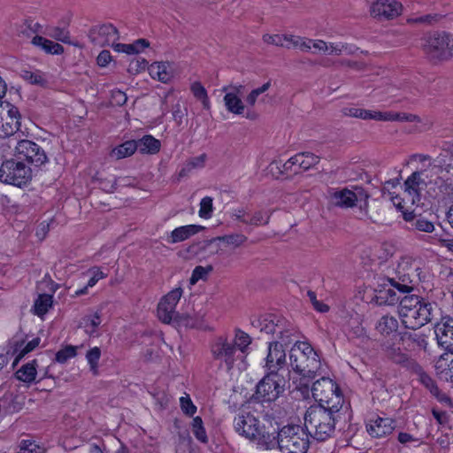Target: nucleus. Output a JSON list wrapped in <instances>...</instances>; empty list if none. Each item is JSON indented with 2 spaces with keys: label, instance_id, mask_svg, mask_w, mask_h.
<instances>
[{
  "label": "nucleus",
  "instance_id": "nucleus-1",
  "mask_svg": "<svg viewBox=\"0 0 453 453\" xmlns=\"http://www.w3.org/2000/svg\"><path fill=\"white\" fill-rule=\"evenodd\" d=\"M338 403L339 402L332 406L315 403L307 408L303 416V428L310 437L324 441L334 436L336 424L347 411L345 408L338 406Z\"/></svg>",
  "mask_w": 453,
  "mask_h": 453
},
{
  "label": "nucleus",
  "instance_id": "nucleus-2",
  "mask_svg": "<svg viewBox=\"0 0 453 453\" xmlns=\"http://www.w3.org/2000/svg\"><path fill=\"white\" fill-rule=\"evenodd\" d=\"M292 369L299 374L295 382L303 396L309 395L310 383L320 375L321 362L319 354L306 342H296L289 352Z\"/></svg>",
  "mask_w": 453,
  "mask_h": 453
},
{
  "label": "nucleus",
  "instance_id": "nucleus-3",
  "mask_svg": "<svg viewBox=\"0 0 453 453\" xmlns=\"http://www.w3.org/2000/svg\"><path fill=\"white\" fill-rule=\"evenodd\" d=\"M251 343L250 335L237 330L234 338L219 335L210 344V352L213 361L219 368L230 371L236 361L242 360L247 348Z\"/></svg>",
  "mask_w": 453,
  "mask_h": 453
},
{
  "label": "nucleus",
  "instance_id": "nucleus-4",
  "mask_svg": "<svg viewBox=\"0 0 453 453\" xmlns=\"http://www.w3.org/2000/svg\"><path fill=\"white\" fill-rule=\"evenodd\" d=\"M438 305L418 295H407L402 297L398 306V314L404 327L417 330L434 319Z\"/></svg>",
  "mask_w": 453,
  "mask_h": 453
},
{
  "label": "nucleus",
  "instance_id": "nucleus-5",
  "mask_svg": "<svg viewBox=\"0 0 453 453\" xmlns=\"http://www.w3.org/2000/svg\"><path fill=\"white\" fill-rule=\"evenodd\" d=\"M395 278L388 280L400 294L411 293L420 282H426L430 274L427 270L408 261L401 262L395 272Z\"/></svg>",
  "mask_w": 453,
  "mask_h": 453
},
{
  "label": "nucleus",
  "instance_id": "nucleus-6",
  "mask_svg": "<svg viewBox=\"0 0 453 453\" xmlns=\"http://www.w3.org/2000/svg\"><path fill=\"white\" fill-rule=\"evenodd\" d=\"M331 204L342 209L357 207L360 217H367L369 194L361 187L355 186L353 189L332 188L329 190Z\"/></svg>",
  "mask_w": 453,
  "mask_h": 453
},
{
  "label": "nucleus",
  "instance_id": "nucleus-7",
  "mask_svg": "<svg viewBox=\"0 0 453 453\" xmlns=\"http://www.w3.org/2000/svg\"><path fill=\"white\" fill-rule=\"evenodd\" d=\"M277 449L280 453H306L310 436L303 426L287 425L280 427Z\"/></svg>",
  "mask_w": 453,
  "mask_h": 453
},
{
  "label": "nucleus",
  "instance_id": "nucleus-8",
  "mask_svg": "<svg viewBox=\"0 0 453 453\" xmlns=\"http://www.w3.org/2000/svg\"><path fill=\"white\" fill-rule=\"evenodd\" d=\"M31 167L17 158L4 160L0 165V182L22 188L32 180Z\"/></svg>",
  "mask_w": 453,
  "mask_h": 453
},
{
  "label": "nucleus",
  "instance_id": "nucleus-9",
  "mask_svg": "<svg viewBox=\"0 0 453 453\" xmlns=\"http://www.w3.org/2000/svg\"><path fill=\"white\" fill-rule=\"evenodd\" d=\"M425 54L434 61L448 60L453 57V34L434 32L425 38Z\"/></svg>",
  "mask_w": 453,
  "mask_h": 453
},
{
  "label": "nucleus",
  "instance_id": "nucleus-10",
  "mask_svg": "<svg viewBox=\"0 0 453 453\" xmlns=\"http://www.w3.org/2000/svg\"><path fill=\"white\" fill-rule=\"evenodd\" d=\"M313 398L318 403H322L324 406L335 405L341 408H345L348 411L349 407L345 405L344 398L340 391L338 385L328 377H321L312 383L311 388Z\"/></svg>",
  "mask_w": 453,
  "mask_h": 453
},
{
  "label": "nucleus",
  "instance_id": "nucleus-11",
  "mask_svg": "<svg viewBox=\"0 0 453 453\" xmlns=\"http://www.w3.org/2000/svg\"><path fill=\"white\" fill-rule=\"evenodd\" d=\"M287 380L281 372H270L257 385L256 397L262 402L275 401L285 390Z\"/></svg>",
  "mask_w": 453,
  "mask_h": 453
},
{
  "label": "nucleus",
  "instance_id": "nucleus-12",
  "mask_svg": "<svg viewBox=\"0 0 453 453\" xmlns=\"http://www.w3.org/2000/svg\"><path fill=\"white\" fill-rule=\"evenodd\" d=\"M14 156L35 167L42 166L48 162L44 150L39 144L27 139L17 142L14 148Z\"/></svg>",
  "mask_w": 453,
  "mask_h": 453
},
{
  "label": "nucleus",
  "instance_id": "nucleus-13",
  "mask_svg": "<svg viewBox=\"0 0 453 453\" xmlns=\"http://www.w3.org/2000/svg\"><path fill=\"white\" fill-rule=\"evenodd\" d=\"M403 7L398 0H373L370 4V14L378 21L392 20L399 17Z\"/></svg>",
  "mask_w": 453,
  "mask_h": 453
},
{
  "label": "nucleus",
  "instance_id": "nucleus-14",
  "mask_svg": "<svg viewBox=\"0 0 453 453\" xmlns=\"http://www.w3.org/2000/svg\"><path fill=\"white\" fill-rule=\"evenodd\" d=\"M20 113L19 109L7 104L0 105V137L6 138L15 134L20 127Z\"/></svg>",
  "mask_w": 453,
  "mask_h": 453
},
{
  "label": "nucleus",
  "instance_id": "nucleus-15",
  "mask_svg": "<svg viewBox=\"0 0 453 453\" xmlns=\"http://www.w3.org/2000/svg\"><path fill=\"white\" fill-rule=\"evenodd\" d=\"M259 425L260 420L250 411H242L234 418V431L250 441L256 439Z\"/></svg>",
  "mask_w": 453,
  "mask_h": 453
},
{
  "label": "nucleus",
  "instance_id": "nucleus-16",
  "mask_svg": "<svg viewBox=\"0 0 453 453\" xmlns=\"http://www.w3.org/2000/svg\"><path fill=\"white\" fill-rule=\"evenodd\" d=\"M182 293L181 288H176L161 299L157 305V316L162 322L169 324L179 317L175 308Z\"/></svg>",
  "mask_w": 453,
  "mask_h": 453
},
{
  "label": "nucleus",
  "instance_id": "nucleus-17",
  "mask_svg": "<svg viewBox=\"0 0 453 453\" xmlns=\"http://www.w3.org/2000/svg\"><path fill=\"white\" fill-rule=\"evenodd\" d=\"M90 42L98 47L116 44L119 38V31L112 24H102L93 27L88 33Z\"/></svg>",
  "mask_w": 453,
  "mask_h": 453
},
{
  "label": "nucleus",
  "instance_id": "nucleus-18",
  "mask_svg": "<svg viewBox=\"0 0 453 453\" xmlns=\"http://www.w3.org/2000/svg\"><path fill=\"white\" fill-rule=\"evenodd\" d=\"M382 350L388 360L402 366L408 372L413 370V368L418 364L415 358L404 352L399 345L389 341H387L382 344Z\"/></svg>",
  "mask_w": 453,
  "mask_h": 453
},
{
  "label": "nucleus",
  "instance_id": "nucleus-19",
  "mask_svg": "<svg viewBox=\"0 0 453 453\" xmlns=\"http://www.w3.org/2000/svg\"><path fill=\"white\" fill-rule=\"evenodd\" d=\"M280 430V427L277 423L273 425L270 422L268 426L260 423L258 431L256 433V439H253L251 442L265 450L275 449L279 442Z\"/></svg>",
  "mask_w": 453,
  "mask_h": 453
},
{
  "label": "nucleus",
  "instance_id": "nucleus-20",
  "mask_svg": "<svg viewBox=\"0 0 453 453\" xmlns=\"http://www.w3.org/2000/svg\"><path fill=\"white\" fill-rule=\"evenodd\" d=\"M434 334L439 346L453 352V318L445 316L435 324Z\"/></svg>",
  "mask_w": 453,
  "mask_h": 453
},
{
  "label": "nucleus",
  "instance_id": "nucleus-21",
  "mask_svg": "<svg viewBox=\"0 0 453 453\" xmlns=\"http://www.w3.org/2000/svg\"><path fill=\"white\" fill-rule=\"evenodd\" d=\"M427 175L425 171L412 173L404 181V193L410 197V201L415 203L419 201L420 191L426 187Z\"/></svg>",
  "mask_w": 453,
  "mask_h": 453
},
{
  "label": "nucleus",
  "instance_id": "nucleus-22",
  "mask_svg": "<svg viewBox=\"0 0 453 453\" xmlns=\"http://www.w3.org/2000/svg\"><path fill=\"white\" fill-rule=\"evenodd\" d=\"M285 365V349L280 346L276 347L273 342H270L265 363L267 371L270 372H281L284 374L287 372Z\"/></svg>",
  "mask_w": 453,
  "mask_h": 453
},
{
  "label": "nucleus",
  "instance_id": "nucleus-23",
  "mask_svg": "<svg viewBox=\"0 0 453 453\" xmlns=\"http://www.w3.org/2000/svg\"><path fill=\"white\" fill-rule=\"evenodd\" d=\"M395 428V421L390 418L376 417L371 418L366 424L367 433L375 438L385 437L393 433Z\"/></svg>",
  "mask_w": 453,
  "mask_h": 453
},
{
  "label": "nucleus",
  "instance_id": "nucleus-24",
  "mask_svg": "<svg viewBox=\"0 0 453 453\" xmlns=\"http://www.w3.org/2000/svg\"><path fill=\"white\" fill-rule=\"evenodd\" d=\"M287 319L285 318L270 314L253 322V325L267 334H277L284 329Z\"/></svg>",
  "mask_w": 453,
  "mask_h": 453
},
{
  "label": "nucleus",
  "instance_id": "nucleus-25",
  "mask_svg": "<svg viewBox=\"0 0 453 453\" xmlns=\"http://www.w3.org/2000/svg\"><path fill=\"white\" fill-rule=\"evenodd\" d=\"M403 219L409 224L408 228L413 231L433 233L435 229L433 221L428 220L421 214L412 211H403Z\"/></svg>",
  "mask_w": 453,
  "mask_h": 453
},
{
  "label": "nucleus",
  "instance_id": "nucleus-26",
  "mask_svg": "<svg viewBox=\"0 0 453 453\" xmlns=\"http://www.w3.org/2000/svg\"><path fill=\"white\" fill-rule=\"evenodd\" d=\"M284 329L280 333L275 334L274 340L272 342L276 347L286 348L291 343L301 342L299 341V331L297 328L287 319Z\"/></svg>",
  "mask_w": 453,
  "mask_h": 453
},
{
  "label": "nucleus",
  "instance_id": "nucleus-27",
  "mask_svg": "<svg viewBox=\"0 0 453 453\" xmlns=\"http://www.w3.org/2000/svg\"><path fill=\"white\" fill-rule=\"evenodd\" d=\"M434 369L440 380L453 383V352L441 355L435 362Z\"/></svg>",
  "mask_w": 453,
  "mask_h": 453
},
{
  "label": "nucleus",
  "instance_id": "nucleus-28",
  "mask_svg": "<svg viewBox=\"0 0 453 453\" xmlns=\"http://www.w3.org/2000/svg\"><path fill=\"white\" fill-rule=\"evenodd\" d=\"M148 70L152 79L163 83L169 82L173 77V68L169 62H154Z\"/></svg>",
  "mask_w": 453,
  "mask_h": 453
},
{
  "label": "nucleus",
  "instance_id": "nucleus-29",
  "mask_svg": "<svg viewBox=\"0 0 453 453\" xmlns=\"http://www.w3.org/2000/svg\"><path fill=\"white\" fill-rule=\"evenodd\" d=\"M203 227L199 225H187L176 227L167 237L168 243H177L188 240L191 236L199 233Z\"/></svg>",
  "mask_w": 453,
  "mask_h": 453
},
{
  "label": "nucleus",
  "instance_id": "nucleus-30",
  "mask_svg": "<svg viewBox=\"0 0 453 453\" xmlns=\"http://www.w3.org/2000/svg\"><path fill=\"white\" fill-rule=\"evenodd\" d=\"M270 171L273 175L279 177L281 174L287 173H299L300 169H298L297 162L295 160V156L290 157L285 163L281 164L280 161H273L270 165Z\"/></svg>",
  "mask_w": 453,
  "mask_h": 453
},
{
  "label": "nucleus",
  "instance_id": "nucleus-31",
  "mask_svg": "<svg viewBox=\"0 0 453 453\" xmlns=\"http://www.w3.org/2000/svg\"><path fill=\"white\" fill-rule=\"evenodd\" d=\"M137 150L136 142L134 140L127 141L122 144L113 148L110 153L112 159L119 160L132 156Z\"/></svg>",
  "mask_w": 453,
  "mask_h": 453
},
{
  "label": "nucleus",
  "instance_id": "nucleus-32",
  "mask_svg": "<svg viewBox=\"0 0 453 453\" xmlns=\"http://www.w3.org/2000/svg\"><path fill=\"white\" fill-rule=\"evenodd\" d=\"M398 320L391 315L382 316L376 324V329L383 335H389L398 329Z\"/></svg>",
  "mask_w": 453,
  "mask_h": 453
},
{
  "label": "nucleus",
  "instance_id": "nucleus-33",
  "mask_svg": "<svg viewBox=\"0 0 453 453\" xmlns=\"http://www.w3.org/2000/svg\"><path fill=\"white\" fill-rule=\"evenodd\" d=\"M343 113L346 116L358 118L361 119H374L379 121L381 119V111L365 110L362 108H344Z\"/></svg>",
  "mask_w": 453,
  "mask_h": 453
},
{
  "label": "nucleus",
  "instance_id": "nucleus-34",
  "mask_svg": "<svg viewBox=\"0 0 453 453\" xmlns=\"http://www.w3.org/2000/svg\"><path fill=\"white\" fill-rule=\"evenodd\" d=\"M32 42L35 46L41 47L46 53L58 55L64 52V47L61 44L40 35H35Z\"/></svg>",
  "mask_w": 453,
  "mask_h": 453
},
{
  "label": "nucleus",
  "instance_id": "nucleus-35",
  "mask_svg": "<svg viewBox=\"0 0 453 453\" xmlns=\"http://www.w3.org/2000/svg\"><path fill=\"white\" fill-rule=\"evenodd\" d=\"M401 339L403 341H406L407 342H409L408 346H411V344H412L413 347L420 350H424L425 352L427 351V335L423 333H404L402 335Z\"/></svg>",
  "mask_w": 453,
  "mask_h": 453
},
{
  "label": "nucleus",
  "instance_id": "nucleus-36",
  "mask_svg": "<svg viewBox=\"0 0 453 453\" xmlns=\"http://www.w3.org/2000/svg\"><path fill=\"white\" fill-rule=\"evenodd\" d=\"M53 296L49 294H40L35 300L33 305L34 313L39 317L45 315L52 306Z\"/></svg>",
  "mask_w": 453,
  "mask_h": 453
},
{
  "label": "nucleus",
  "instance_id": "nucleus-37",
  "mask_svg": "<svg viewBox=\"0 0 453 453\" xmlns=\"http://www.w3.org/2000/svg\"><path fill=\"white\" fill-rule=\"evenodd\" d=\"M136 144L142 153L155 154L160 150V142L151 135H144Z\"/></svg>",
  "mask_w": 453,
  "mask_h": 453
},
{
  "label": "nucleus",
  "instance_id": "nucleus-38",
  "mask_svg": "<svg viewBox=\"0 0 453 453\" xmlns=\"http://www.w3.org/2000/svg\"><path fill=\"white\" fill-rule=\"evenodd\" d=\"M224 103L228 111L234 114H242L244 104L241 98L234 92H228L224 96Z\"/></svg>",
  "mask_w": 453,
  "mask_h": 453
},
{
  "label": "nucleus",
  "instance_id": "nucleus-39",
  "mask_svg": "<svg viewBox=\"0 0 453 453\" xmlns=\"http://www.w3.org/2000/svg\"><path fill=\"white\" fill-rule=\"evenodd\" d=\"M36 373V361L33 360L31 363L22 365L16 372L15 375L19 380L26 383H31L35 381Z\"/></svg>",
  "mask_w": 453,
  "mask_h": 453
},
{
  "label": "nucleus",
  "instance_id": "nucleus-40",
  "mask_svg": "<svg viewBox=\"0 0 453 453\" xmlns=\"http://www.w3.org/2000/svg\"><path fill=\"white\" fill-rule=\"evenodd\" d=\"M295 160L297 162L298 169L300 172L306 171L316 165L319 158L318 156L311 152H303L295 155Z\"/></svg>",
  "mask_w": 453,
  "mask_h": 453
},
{
  "label": "nucleus",
  "instance_id": "nucleus-41",
  "mask_svg": "<svg viewBox=\"0 0 453 453\" xmlns=\"http://www.w3.org/2000/svg\"><path fill=\"white\" fill-rule=\"evenodd\" d=\"M102 323L101 316L98 312L94 314L86 315L81 319V325L85 329V332L90 336L96 334L97 328Z\"/></svg>",
  "mask_w": 453,
  "mask_h": 453
},
{
  "label": "nucleus",
  "instance_id": "nucleus-42",
  "mask_svg": "<svg viewBox=\"0 0 453 453\" xmlns=\"http://www.w3.org/2000/svg\"><path fill=\"white\" fill-rule=\"evenodd\" d=\"M410 372L417 375L418 380L430 391V393L437 392L438 387L435 381L425 372L419 363Z\"/></svg>",
  "mask_w": 453,
  "mask_h": 453
},
{
  "label": "nucleus",
  "instance_id": "nucleus-43",
  "mask_svg": "<svg viewBox=\"0 0 453 453\" xmlns=\"http://www.w3.org/2000/svg\"><path fill=\"white\" fill-rule=\"evenodd\" d=\"M20 76L24 81L32 85L46 87L48 84V81L45 78V75L38 70L35 72L29 70H21Z\"/></svg>",
  "mask_w": 453,
  "mask_h": 453
},
{
  "label": "nucleus",
  "instance_id": "nucleus-44",
  "mask_svg": "<svg viewBox=\"0 0 453 453\" xmlns=\"http://www.w3.org/2000/svg\"><path fill=\"white\" fill-rule=\"evenodd\" d=\"M419 119L417 115L411 113H399L393 111H381L380 121H402V122H414L418 121Z\"/></svg>",
  "mask_w": 453,
  "mask_h": 453
},
{
  "label": "nucleus",
  "instance_id": "nucleus-45",
  "mask_svg": "<svg viewBox=\"0 0 453 453\" xmlns=\"http://www.w3.org/2000/svg\"><path fill=\"white\" fill-rule=\"evenodd\" d=\"M377 298L380 300V303H385L388 305H394L396 303H400V300L402 299L400 295L392 288H384L380 290Z\"/></svg>",
  "mask_w": 453,
  "mask_h": 453
},
{
  "label": "nucleus",
  "instance_id": "nucleus-46",
  "mask_svg": "<svg viewBox=\"0 0 453 453\" xmlns=\"http://www.w3.org/2000/svg\"><path fill=\"white\" fill-rule=\"evenodd\" d=\"M330 49L332 56L352 55L357 50L354 45L345 42H330Z\"/></svg>",
  "mask_w": 453,
  "mask_h": 453
},
{
  "label": "nucleus",
  "instance_id": "nucleus-47",
  "mask_svg": "<svg viewBox=\"0 0 453 453\" xmlns=\"http://www.w3.org/2000/svg\"><path fill=\"white\" fill-rule=\"evenodd\" d=\"M218 239L219 241L226 243L228 246L238 248L242 246L247 241L248 238L242 234L235 233L220 236Z\"/></svg>",
  "mask_w": 453,
  "mask_h": 453
},
{
  "label": "nucleus",
  "instance_id": "nucleus-48",
  "mask_svg": "<svg viewBox=\"0 0 453 453\" xmlns=\"http://www.w3.org/2000/svg\"><path fill=\"white\" fill-rule=\"evenodd\" d=\"M271 217V213L266 211H255L250 217L248 218L249 226H258L260 225H267L269 223V219Z\"/></svg>",
  "mask_w": 453,
  "mask_h": 453
},
{
  "label": "nucleus",
  "instance_id": "nucleus-49",
  "mask_svg": "<svg viewBox=\"0 0 453 453\" xmlns=\"http://www.w3.org/2000/svg\"><path fill=\"white\" fill-rule=\"evenodd\" d=\"M192 432L196 438L201 442H207L208 438L206 434V431L203 425V420L200 417H196L192 421Z\"/></svg>",
  "mask_w": 453,
  "mask_h": 453
},
{
  "label": "nucleus",
  "instance_id": "nucleus-50",
  "mask_svg": "<svg viewBox=\"0 0 453 453\" xmlns=\"http://www.w3.org/2000/svg\"><path fill=\"white\" fill-rule=\"evenodd\" d=\"M101 357V349L98 347H94L90 349L87 354L86 358L90 366V370L94 374L97 373L98 371V362Z\"/></svg>",
  "mask_w": 453,
  "mask_h": 453
},
{
  "label": "nucleus",
  "instance_id": "nucleus-51",
  "mask_svg": "<svg viewBox=\"0 0 453 453\" xmlns=\"http://www.w3.org/2000/svg\"><path fill=\"white\" fill-rule=\"evenodd\" d=\"M77 347L68 345L56 353V361L61 364L65 363L68 359L74 357L77 354Z\"/></svg>",
  "mask_w": 453,
  "mask_h": 453
},
{
  "label": "nucleus",
  "instance_id": "nucleus-52",
  "mask_svg": "<svg viewBox=\"0 0 453 453\" xmlns=\"http://www.w3.org/2000/svg\"><path fill=\"white\" fill-rule=\"evenodd\" d=\"M287 39V35H264L263 41L267 44L275 45L278 47H284L287 49H290L289 44H286L285 41Z\"/></svg>",
  "mask_w": 453,
  "mask_h": 453
},
{
  "label": "nucleus",
  "instance_id": "nucleus-53",
  "mask_svg": "<svg viewBox=\"0 0 453 453\" xmlns=\"http://www.w3.org/2000/svg\"><path fill=\"white\" fill-rule=\"evenodd\" d=\"M48 35L58 41L70 43L69 32L65 28L58 27H50Z\"/></svg>",
  "mask_w": 453,
  "mask_h": 453
},
{
  "label": "nucleus",
  "instance_id": "nucleus-54",
  "mask_svg": "<svg viewBox=\"0 0 453 453\" xmlns=\"http://www.w3.org/2000/svg\"><path fill=\"white\" fill-rule=\"evenodd\" d=\"M212 209V198L210 196L203 197L200 202L199 216L203 219L211 218Z\"/></svg>",
  "mask_w": 453,
  "mask_h": 453
},
{
  "label": "nucleus",
  "instance_id": "nucleus-55",
  "mask_svg": "<svg viewBox=\"0 0 453 453\" xmlns=\"http://www.w3.org/2000/svg\"><path fill=\"white\" fill-rule=\"evenodd\" d=\"M311 50L314 54H324L331 55L330 42H326L323 40H312Z\"/></svg>",
  "mask_w": 453,
  "mask_h": 453
},
{
  "label": "nucleus",
  "instance_id": "nucleus-56",
  "mask_svg": "<svg viewBox=\"0 0 453 453\" xmlns=\"http://www.w3.org/2000/svg\"><path fill=\"white\" fill-rule=\"evenodd\" d=\"M180 408L182 411L188 416H193L196 411V407L192 403L188 395L182 396L180 399Z\"/></svg>",
  "mask_w": 453,
  "mask_h": 453
},
{
  "label": "nucleus",
  "instance_id": "nucleus-57",
  "mask_svg": "<svg viewBox=\"0 0 453 453\" xmlns=\"http://www.w3.org/2000/svg\"><path fill=\"white\" fill-rule=\"evenodd\" d=\"M211 270L212 268L211 266L208 268H204L201 265L196 266L190 278V283L196 284L199 280L204 279L208 273Z\"/></svg>",
  "mask_w": 453,
  "mask_h": 453
},
{
  "label": "nucleus",
  "instance_id": "nucleus-58",
  "mask_svg": "<svg viewBox=\"0 0 453 453\" xmlns=\"http://www.w3.org/2000/svg\"><path fill=\"white\" fill-rule=\"evenodd\" d=\"M307 296L316 311L319 312H326L329 310V307L326 304L317 299V295L315 292L309 290L307 292Z\"/></svg>",
  "mask_w": 453,
  "mask_h": 453
},
{
  "label": "nucleus",
  "instance_id": "nucleus-59",
  "mask_svg": "<svg viewBox=\"0 0 453 453\" xmlns=\"http://www.w3.org/2000/svg\"><path fill=\"white\" fill-rule=\"evenodd\" d=\"M140 43H143V42H140ZM139 42H134L131 44H124V43H117L113 44V50L118 52H125L127 54H137V45Z\"/></svg>",
  "mask_w": 453,
  "mask_h": 453
},
{
  "label": "nucleus",
  "instance_id": "nucleus-60",
  "mask_svg": "<svg viewBox=\"0 0 453 453\" xmlns=\"http://www.w3.org/2000/svg\"><path fill=\"white\" fill-rule=\"evenodd\" d=\"M40 338H34L30 342H28L24 348L20 350L18 357H16L15 362L17 363L19 359H21L25 355L34 350L40 344Z\"/></svg>",
  "mask_w": 453,
  "mask_h": 453
},
{
  "label": "nucleus",
  "instance_id": "nucleus-61",
  "mask_svg": "<svg viewBox=\"0 0 453 453\" xmlns=\"http://www.w3.org/2000/svg\"><path fill=\"white\" fill-rule=\"evenodd\" d=\"M20 451L22 453H39L40 447L34 441L29 440H23L19 445Z\"/></svg>",
  "mask_w": 453,
  "mask_h": 453
},
{
  "label": "nucleus",
  "instance_id": "nucleus-62",
  "mask_svg": "<svg viewBox=\"0 0 453 453\" xmlns=\"http://www.w3.org/2000/svg\"><path fill=\"white\" fill-rule=\"evenodd\" d=\"M207 159L206 154H201L200 156L191 157L186 162L191 167L192 170L196 168H203Z\"/></svg>",
  "mask_w": 453,
  "mask_h": 453
},
{
  "label": "nucleus",
  "instance_id": "nucleus-63",
  "mask_svg": "<svg viewBox=\"0 0 453 453\" xmlns=\"http://www.w3.org/2000/svg\"><path fill=\"white\" fill-rule=\"evenodd\" d=\"M231 218L247 225L249 213L244 208H237L232 211Z\"/></svg>",
  "mask_w": 453,
  "mask_h": 453
},
{
  "label": "nucleus",
  "instance_id": "nucleus-64",
  "mask_svg": "<svg viewBox=\"0 0 453 453\" xmlns=\"http://www.w3.org/2000/svg\"><path fill=\"white\" fill-rule=\"evenodd\" d=\"M127 96L123 91H121L119 89L112 90V92H111V103L112 104L121 106L127 103Z\"/></svg>",
  "mask_w": 453,
  "mask_h": 453
}]
</instances>
